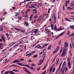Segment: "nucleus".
I'll return each mask as SVG.
<instances>
[{"mask_svg":"<svg viewBox=\"0 0 74 74\" xmlns=\"http://www.w3.org/2000/svg\"><path fill=\"white\" fill-rule=\"evenodd\" d=\"M64 44V47H63V49L66 51L67 49H69V44L66 42H65Z\"/></svg>","mask_w":74,"mask_h":74,"instance_id":"f03ea898","label":"nucleus"},{"mask_svg":"<svg viewBox=\"0 0 74 74\" xmlns=\"http://www.w3.org/2000/svg\"><path fill=\"white\" fill-rule=\"evenodd\" d=\"M22 18V17L20 16H18V20H20Z\"/></svg>","mask_w":74,"mask_h":74,"instance_id":"ea45409f","label":"nucleus"},{"mask_svg":"<svg viewBox=\"0 0 74 74\" xmlns=\"http://www.w3.org/2000/svg\"><path fill=\"white\" fill-rule=\"evenodd\" d=\"M57 60H58L57 62L58 63V62H59V58L57 59Z\"/></svg>","mask_w":74,"mask_h":74,"instance_id":"4d7b16f0","label":"nucleus"},{"mask_svg":"<svg viewBox=\"0 0 74 74\" xmlns=\"http://www.w3.org/2000/svg\"><path fill=\"white\" fill-rule=\"evenodd\" d=\"M67 61L68 62H69V63L70 62V59L69 57H68Z\"/></svg>","mask_w":74,"mask_h":74,"instance_id":"f3484780","label":"nucleus"},{"mask_svg":"<svg viewBox=\"0 0 74 74\" xmlns=\"http://www.w3.org/2000/svg\"><path fill=\"white\" fill-rule=\"evenodd\" d=\"M52 70H51V69H50V71L49 72L50 73H52Z\"/></svg>","mask_w":74,"mask_h":74,"instance_id":"69168bd1","label":"nucleus"},{"mask_svg":"<svg viewBox=\"0 0 74 74\" xmlns=\"http://www.w3.org/2000/svg\"><path fill=\"white\" fill-rule=\"evenodd\" d=\"M9 73H11V74H15V73L13 72L12 71H9Z\"/></svg>","mask_w":74,"mask_h":74,"instance_id":"2f4dec72","label":"nucleus"},{"mask_svg":"<svg viewBox=\"0 0 74 74\" xmlns=\"http://www.w3.org/2000/svg\"><path fill=\"white\" fill-rule=\"evenodd\" d=\"M40 70V67H39L37 69V70H38V71H39Z\"/></svg>","mask_w":74,"mask_h":74,"instance_id":"bf43d9fd","label":"nucleus"},{"mask_svg":"<svg viewBox=\"0 0 74 74\" xmlns=\"http://www.w3.org/2000/svg\"><path fill=\"white\" fill-rule=\"evenodd\" d=\"M61 43H62V41L60 40L59 41V45H60L61 44Z\"/></svg>","mask_w":74,"mask_h":74,"instance_id":"79ce46f5","label":"nucleus"},{"mask_svg":"<svg viewBox=\"0 0 74 74\" xmlns=\"http://www.w3.org/2000/svg\"><path fill=\"white\" fill-rule=\"evenodd\" d=\"M70 26L71 27H70V29H74V25H72V26L71 25H70Z\"/></svg>","mask_w":74,"mask_h":74,"instance_id":"b1692460","label":"nucleus"},{"mask_svg":"<svg viewBox=\"0 0 74 74\" xmlns=\"http://www.w3.org/2000/svg\"><path fill=\"white\" fill-rule=\"evenodd\" d=\"M1 38L2 39L3 42H5V38H4V36H2V37H1Z\"/></svg>","mask_w":74,"mask_h":74,"instance_id":"2eb2a0df","label":"nucleus"},{"mask_svg":"<svg viewBox=\"0 0 74 74\" xmlns=\"http://www.w3.org/2000/svg\"><path fill=\"white\" fill-rule=\"evenodd\" d=\"M68 70V68H67V67H66L65 69V73H66V72Z\"/></svg>","mask_w":74,"mask_h":74,"instance_id":"412c9836","label":"nucleus"},{"mask_svg":"<svg viewBox=\"0 0 74 74\" xmlns=\"http://www.w3.org/2000/svg\"><path fill=\"white\" fill-rule=\"evenodd\" d=\"M24 26H27L29 25V23H27L26 22H24Z\"/></svg>","mask_w":74,"mask_h":74,"instance_id":"0eeeda50","label":"nucleus"},{"mask_svg":"<svg viewBox=\"0 0 74 74\" xmlns=\"http://www.w3.org/2000/svg\"><path fill=\"white\" fill-rule=\"evenodd\" d=\"M53 25L51 26V29H52V30H53Z\"/></svg>","mask_w":74,"mask_h":74,"instance_id":"e2e57ef3","label":"nucleus"},{"mask_svg":"<svg viewBox=\"0 0 74 74\" xmlns=\"http://www.w3.org/2000/svg\"><path fill=\"white\" fill-rule=\"evenodd\" d=\"M65 33V32H63L61 33L59 35V36H62V35L63 34H64V33Z\"/></svg>","mask_w":74,"mask_h":74,"instance_id":"473e14b6","label":"nucleus"},{"mask_svg":"<svg viewBox=\"0 0 74 74\" xmlns=\"http://www.w3.org/2000/svg\"><path fill=\"white\" fill-rule=\"evenodd\" d=\"M1 45V46H4V45H3V44H2L1 43H0V46Z\"/></svg>","mask_w":74,"mask_h":74,"instance_id":"13d9d810","label":"nucleus"},{"mask_svg":"<svg viewBox=\"0 0 74 74\" xmlns=\"http://www.w3.org/2000/svg\"><path fill=\"white\" fill-rule=\"evenodd\" d=\"M60 68L58 67V69H57L56 71V72L57 73H58V72L60 70Z\"/></svg>","mask_w":74,"mask_h":74,"instance_id":"4be33fe9","label":"nucleus"},{"mask_svg":"<svg viewBox=\"0 0 74 74\" xmlns=\"http://www.w3.org/2000/svg\"><path fill=\"white\" fill-rule=\"evenodd\" d=\"M66 55V50L63 49L61 56H65Z\"/></svg>","mask_w":74,"mask_h":74,"instance_id":"7ed1b4c3","label":"nucleus"},{"mask_svg":"<svg viewBox=\"0 0 74 74\" xmlns=\"http://www.w3.org/2000/svg\"><path fill=\"white\" fill-rule=\"evenodd\" d=\"M62 63H63V62H61L58 68H60H60L61 67V66H62Z\"/></svg>","mask_w":74,"mask_h":74,"instance_id":"bb28decb","label":"nucleus"},{"mask_svg":"<svg viewBox=\"0 0 74 74\" xmlns=\"http://www.w3.org/2000/svg\"><path fill=\"white\" fill-rule=\"evenodd\" d=\"M43 54L42 55L43 56V59H44V58H45V56H46V55H45V53Z\"/></svg>","mask_w":74,"mask_h":74,"instance_id":"5701e85b","label":"nucleus"},{"mask_svg":"<svg viewBox=\"0 0 74 74\" xmlns=\"http://www.w3.org/2000/svg\"><path fill=\"white\" fill-rule=\"evenodd\" d=\"M39 29H34L32 31H31V32H29L30 33H31L32 32V34H34V36H36V34H37V33H38V31Z\"/></svg>","mask_w":74,"mask_h":74,"instance_id":"f257e3e1","label":"nucleus"},{"mask_svg":"<svg viewBox=\"0 0 74 74\" xmlns=\"http://www.w3.org/2000/svg\"><path fill=\"white\" fill-rule=\"evenodd\" d=\"M35 52H36V51H33L31 53V54L33 55V53H34Z\"/></svg>","mask_w":74,"mask_h":74,"instance_id":"a19ab883","label":"nucleus"},{"mask_svg":"<svg viewBox=\"0 0 74 74\" xmlns=\"http://www.w3.org/2000/svg\"><path fill=\"white\" fill-rule=\"evenodd\" d=\"M64 5L63 6V10H64V9H65V8H64L65 7H64Z\"/></svg>","mask_w":74,"mask_h":74,"instance_id":"338daca9","label":"nucleus"},{"mask_svg":"<svg viewBox=\"0 0 74 74\" xmlns=\"http://www.w3.org/2000/svg\"><path fill=\"white\" fill-rule=\"evenodd\" d=\"M21 66H25V67H28V68H30V65H29L28 64H22Z\"/></svg>","mask_w":74,"mask_h":74,"instance_id":"39448f33","label":"nucleus"},{"mask_svg":"<svg viewBox=\"0 0 74 74\" xmlns=\"http://www.w3.org/2000/svg\"><path fill=\"white\" fill-rule=\"evenodd\" d=\"M59 46H57V47L56 48V49H57V51H58V50H59Z\"/></svg>","mask_w":74,"mask_h":74,"instance_id":"c9c22d12","label":"nucleus"},{"mask_svg":"<svg viewBox=\"0 0 74 74\" xmlns=\"http://www.w3.org/2000/svg\"><path fill=\"white\" fill-rule=\"evenodd\" d=\"M65 64H66V62L64 61L62 65H65Z\"/></svg>","mask_w":74,"mask_h":74,"instance_id":"0e129e2a","label":"nucleus"},{"mask_svg":"<svg viewBox=\"0 0 74 74\" xmlns=\"http://www.w3.org/2000/svg\"><path fill=\"white\" fill-rule=\"evenodd\" d=\"M65 1L66 2V4L65 5V7H67V3H68V4H69L70 1H67V0H66Z\"/></svg>","mask_w":74,"mask_h":74,"instance_id":"20e7f679","label":"nucleus"},{"mask_svg":"<svg viewBox=\"0 0 74 74\" xmlns=\"http://www.w3.org/2000/svg\"><path fill=\"white\" fill-rule=\"evenodd\" d=\"M60 37V35H58L56 37V36H55V37H56V38L55 39V40H56V39H58V37Z\"/></svg>","mask_w":74,"mask_h":74,"instance_id":"7c9ffc66","label":"nucleus"},{"mask_svg":"<svg viewBox=\"0 0 74 74\" xmlns=\"http://www.w3.org/2000/svg\"><path fill=\"white\" fill-rule=\"evenodd\" d=\"M3 46H0V49H3Z\"/></svg>","mask_w":74,"mask_h":74,"instance_id":"09e8293b","label":"nucleus"},{"mask_svg":"<svg viewBox=\"0 0 74 74\" xmlns=\"http://www.w3.org/2000/svg\"><path fill=\"white\" fill-rule=\"evenodd\" d=\"M65 19H66V21H68V22H69L70 20L68 19L67 18H65Z\"/></svg>","mask_w":74,"mask_h":74,"instance_id":"de8ad7c7","label":"nucleus"},{"mask_svg":"<svg viewBox=\"0 0 74 74\" xmlns=\"http://www.w3.org/2000/svg\"><path fill=\"white\" fill-rule=\"evenodd\" d=\"M55 30H56V32H58V29L57 28L56 25H55L54 26V27L53 28Z\"/></svg>","mask_w":74,"mask_h":74,"instance_id":"423d86ee","label":"nucleus"},{"mask_svg":"<svg viewBox=\"0 0 74 74\" xmlns=\"http://www.w3.org/2000/svg\"><path fill=\"white\" fill-rule=\"evenodd\" d=\"M28 7L29 8H34V6L33 5H31L30 6H29Z\"/></svg>","mask_w":74,"mask_h":74,"instance_id":"aec40b11","label":"nucleus"},{"mask_svg":"<svg viewBox=\"0 0 74 74\" xmlns=\"http://www.w3.org/2000/svg\"><path fill=\"white\" fill-rule=\"evenodd\" d=\"M18 63V60H15L13 62V63Z\"/></svg>","mask_w":74,"mask_h":74,"instance_id":"f8f14e48","label":"nucleus"},{"mask_svg":"<svg viewBox=\"0 0 74 74\" xmlns=\"http://www.w3.org/2000/svg\"><path fill=\"white\" fill-rule=\"evenodd\" d=\"M38 56V55L37 54H36L33 56V58H37Z\"/></svg>","mask_w":74,"mask_h":74,"instance_id":"a878e982","label":"nucleus"},{"mask_svg":"<svg viewBox=\"0 0 74 74\" xmlns=\"http://www.w3.org/2000/svg\"><path fill=\"white\" fill-rule=\"evenodd\" d=\"M72 45L73 46V48H74V43L73 42H72Z\"/></svg>","mask_w":74,"mask_h":74,"instance_id":"58836bf2","label":"nucleus"},{"mask_svg":"<svg viewBox=\"0 0 74 74\" xmlns=\"http://www.w3.org/2000/svg\"><path fill=\"white\" fill-rule=\"evenodd\" d=\"M38 47H37V48L40 49H41V47L40 46V45L39 44L38 45Z\"/></svg>","mask_w":74,"mask_h":74,"instance_id":"dca6fc26","label":"nucleus"},{"mask_svg":"<svg viewBox=\"0 0 74 74\" xmlns=\"http://www.w3.org/2000/svg\"><path fill=\"white\" fill-rule=\"evenodd\" d=\"M70 31H68L67 33V34H66L67 36H68V35H69H69H70Z\"/></svg>","mask_w":74,"mask_h":74,"instance_id":"f704fd0d","label":"nucleus"},{"mask_svg":"<svg viewBox=\"0 0 74 74\" xmlns=\"http://www.w3.org/2000/svg\"><path fill=\"white\" fill-rule=\"evenodd\" d=\"M21 12H22V15H23V14H24V10L22 11Z\"/></svg>","mask_w":74,"mask_h":74,"instance_id":"6e6d98bb","label":"nucleus"},{"mask_svg":"<svg viewBox=\"0 0 74 74\" xmlns=\"http://www.w3.org/2000/svg\"><path fill=\"white\" fill-rule=\"evenodd\" d=\"M71 63H70V62H68V66L69 68H71Z\"/></svg>","mask_w":74,"mask_h":74,"instance_id":"9b49d317","label":"nucleus"},{"mask_svg":"<svg viewBox=\"0 0 74 74\" xmlns=\"http://www.w3.org/2000/svg\"><path fill=\"white\" fill-rule=\"evenodd\" d=\"M14 29H15V30H16L17 31H20V30H21V29L17 28H14Z\"/></svg>","mask_w":74,"mask_h":74,"instance_id":"4468645a","label":"nucleus"},{"mask_svg":"<svg viewBox=\"0 0 74 74\" xmlns=\"http://www.w3.org/2000/svg\"><path fill=\"white\" fill-rule=\"evenodd\" d=\"M17 64H18L19 65H20V66H22V63H18Z\"/></svg>","mask_w":74,"mask_h":74,"instance_id":"680f3d73","label":"nucleus"},{"mask_svg":"<svg viewBox=\"0 0 74 74\" xmlns=\"http://www.w3.org/2000/svg\"><path fill=\"white\" fill-rule=\"evenodd\" d=\"M30 69H31V70H33V71H34L35 70V68H33V66H30Z\"/></svg>","mask_w":74,"mask_h":74,"instance_id":"6e6552de","label":"nucleus"},{"mask_svg":"<svg viewBox=\"0 0 74 74\" xmlns=\"http://www.w3.org/2000/svg\"><path fill=\"white\" fill-rule=\"evenodd\" d=\"M53 71H55V67L54 66L53 67Z\"/></svg>","mask_w":74,"mask_h":74,"instance_id":"8fccbe9b","label":"nucleus"},{"mask_svg":"<svg viewBox=\"0 0 74 74\" xmlns=\"http://www.w3.org/2000/svg\"><path fill=\"white\" fill-rule=\"evenodd\" d=\"M51 46H52V45H50L48 47V49L49 50H51V48H52Z\"/></svg>","mask_w":74,"mask_h":74,"instance_id":"ddd939ff","label":"nucleus"},{"mask_svg":"<svg viewBox=\"0 0 74 74\" xmlns=\"http://www.w3.org/2000/svg\"><path fill=\"white\" fill-rule=\"evenodd\" d=\"M12 71H15V72H19V71L16 69H13L12 70Z\"/></svg>","mask_w":74,"mask_h":74,"instance_id":"a211bd4d","label":"nucleus"},{"mask_svg":"<svg viewBox=\"0 0 74 74\" xmlns=\"http://www.w3.org/2000/svg\"><path fill=\"white\" fill-rule=\"evenodd\" d=\"M24 60H25V59H24V58H21V61H20V62H22V61H23Z\"/></svg>","mask_w":74,"mask_h":74,"instance_id":"49530a36","label":"nucleus"},{"mask_svg":"<svg viewBox=\"0 0 74 74\" xmlns=\"http://www.w3.org/2000/svg\"><path fill=\"white\" fill-rule=\"evenodd\" d=\"M3 27H0V31H1V32H2L3 31Z\"/></svg>","mask_w":74,"mask_h":74,"instance_id":"72a5a7b5","label":"nucleus"},{"mask_svg":"<svg viewBox=\"0 0 74 74\" xmlns=\"http://www.w3.org/2000/svg\"><path fill=\"white\" fill-rule=\"evenodd\" d=\"M52 66H51L50 68V69H49V70H52Z\"/></svg>","mask_w":74,"mask_h":74,"instance_id":"774afa93","label":"nucleus"},{"mask_svg":"<svg viewBox=\"0 0 74 74\" xmlns=\"http://www.w3.org/2000/svg\"><path fill=\"white\" fill-rule=\"evenodd\" d=\"M72 47V44L71 43H70L69 45V47Z\"/></svg>","mask_w":74,"mask_h":74,"instance_id":"5fc2aeb1","label":"nucleus"},{"mask_svg":"<svg viewBox=\"0 0 74 74\" xmlns=\"http://www.w3.org/2000/svg\"><path fill=\"white\" fill-rule=\"evenodd\" d=\"M28 62H32V60H29L27 61Z\"/></svg>","mask_w":74,"mask_h":74,"instance_id":"4c0bfd02","label":"nucleus"},{"mask_svg":"<svg viewBox=\"0 0 74 74\" xmlns=\"http://www.w3.org/2000/svg\"><path fill=\"white\" fill-rule=\"evenodd\" d=\"M23 69H24V70H25V71H26L27 70V68L26 67H23Z\"/></svg>","mask_w":74,"mask_h":74,"instance_id":"c85d7f7f","label":"nucleus"},{"mask_svg":"<svg viewBox=\"0 0 74 74\" xmlns=\"http://www.w3.org/2000/svg\"><path fill=\"white\" fill-rule=\"evenodd\" d=\"M53 15L54 18L56 17V16H55V14H54V12L53 13Z\"/></svg>","mask_w":74,"mask_h":74,"instance_id":"052dcab7","label":"nucleus"},{"mask_svg":"<svg viewBox=\"0 0 74 74\" xmlns=\"http://www.w3.org/2000/svg\"><path fill=\"white\" fill-rule=\"evenodd\" d=\"M58 50L55 49L54 50V51L53 52V54H54V53H56V52H57L58 51Z\"/></svg>","mask_w":74,"mask_h":74,"instance_id":"393cba45","label":"nucleus"},{"mask_svg":"<svg viewBox=\"0 0 74 74\" xmlns=\"http://www.w3.org/2000/svg\"><path fill=\"white\" fill-rule=\"evenodd\" d=\"M47 64H46L45 65V66L43 68V70H44V69H45V67H46V66H47Z\"/></svg>","mask_w":74,"mask_h":74,"instance_id":"37998d69","label":"nucleus"},{"mask_svg":"<svg viewBox=\"0 0 74 74\" xmlns=\"http://www.w3.org/2000/svg\"><path fill=\"white\" fill-rule=\"evenodd\" d=\"M37 9H33V11H34V13L35 14H37Z\"/></svg>","mask_w":74,"mask_h":74,"instance_id":"6ab92c4d","label":"nucleus"},{"mask_svg":"<svg viewBox=\"0 0 74 74\" xmlns=\"http://www.w3.org/2000/svg\"><path fill=\"white\" fill-rule=\"evenodd\" d=\"M64 71V69L62 68L61 70H60V71L61 72V73H62V71Z\"/></svg>","mask_w":74,"mask_h":74,"instance_id":"cd10ccee","label":"nucleus"},{"mask_svg":"<svg viewBox=\"0 0 74 74\" xmlns=\"http://www.w3.org/2000/svg\"><path fill=\"white\" fill-rule=\"evenodd\" d=\"M25 71L26 72H27V73H29V74H30V73H31L30 72H29V70H27V69Z\"/></svg>","mask_w":74,"mask_h":74,"instance_id":"e433bc0d","label":"nucleus"},{"mask_svg":"<svg viewBox=\"0 0 74 74\" xmlns=\"http://www.w3.org/2000/svg\"><path fill=\"white\" fill-rule=\"evenodd\" d=\"M5 50H6V49H5L3 50H2L1 51V52H2V53H3V52H4V51H5Z\"/></svg>","mask_w":74,"mask_h":74,"instance_id":"864d4df0","label":"nucleus"},{"mask_svg":"<svg viewBox=\"0 0 74 74\" xmlns=\"http://www.w3.org/2000/svg\"><path fill=\"white\" fill-rule=\"evenodd\" d=\"M31 65H32V66H34V67H35V64H33V63H32L31 64Z\"/></svg>","mask_w":74,"mask_h":74,"instance_id":"603ef678","label":"nucleus"},{"mask_svg":"<svg viewBox=\"0 0 74 74\" xmlns=\"http://www.w3.org/2000/svg\"><path fill=\"white\" fill-rule=\"evenodd\" d=\"M29 3H27V5L26 6L25 8H27L28 7L29 5H30V4H29Z\"/></svg>","mask_w":74,"mask_h":74,"instance_id":"c756f323","label":"nucleus"},{"mask_svg":"<svg viewBox=\"0 0 74 74\" xmlns=\"http://www.w3.org/2000/svg\"><path fill=\"white\" fill-rule=\"evenodd\" d=\"M71 36L72 37H73L74 36V32L71 34Z\"/></svg>","mask_w":74,"mask_h":74,"instance_id":"c03bdc74","label":"nucleus"},{"mask_svg":"<svg viewBox=\"0 0 74 74\" xmlns=\"http://www.w3.org/2000/svg\"><path fill=\"white\" fill-rule=\"evenodd\" d=\"M36 45V44L35 43L34 44H33V45L31 46V47H34V46H35Z\"/></svg>","mask_w":74,"mask_h":74,"instance_id":"a18cd8bd","label":"nucleus"},{"mask_svg":"<svg viewBox=\"0 0 74 74\" xmlns=\"http://www.w3.org/2000/svg\"><path fill=\"white\" fill-rule=\"evenodd\" d=\"M67 10H68V11H70V10H73V8H71L70 7H67ZM70 9V10H69Z\"/></svg>","mask_w":74,"mask_h":74,"instance_id":"9d476101","label":"nucleus"},{"mask_svg":"<svg viewBox=\"0 0 74 74\" xmlns=\"http://www.w3.org/2000/svg\"><path fill=\"white\" fill-rule=\"evenodd\" d=\"M20 32H21V33H25V32H26L25 30L21 29H20Z\"/></svg>","mask_w":74,"mask_h":74,"instance_id":"1a4fd4ad","label":"nucleus"},{"mask_svg":"<svg viewBox=\"0 0 74 74\" xmlns=\"http://www.w3.org/2000/svg\"><path fill=\"white\" fill-rule=\"evenodd\" d=\"M32 54L31 53H29V55L28 56V57H30V56H32Z\"/></svg>","mask_w":74,"mask_h":74,"instance_id":"3c124183","label":"nucleus"}]
</instances>
